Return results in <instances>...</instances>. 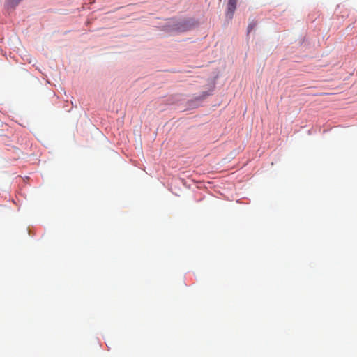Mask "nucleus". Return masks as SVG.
Wrapping results in <instances>:
<instances>
[{
	"instance_id": "nucleus-3",
	"label": "nucleus",
	"mask_w": 357,
	"mask_h": 357,
	"mask_svg": "<svg viewBox=\"0 0 357 357\" xmlns=\"http://www.w3.org/2000/svg\"><path fill=\"white\" fill-rule=\"evenodd\" d=\"M255 24H250L248 26V32L249 33L252 29H254Z\"/></svg>"
},
{
	"instance_id": "nucleus-1",
	"label": "nucleus",
	"mask_w": 357,
	"mask_h": 357,
	"mask_svg": "<svg viewBox=\"0 0 357 357\" xmlns=\"http://www.w3.org/2000/svg\"><path fill=\"white\" fill-rule=\"evenodd\" d=\"M237 2L238 0H228L226 17L229 20L233 18L234 12L236 8Z\"/></svg>"
},
{
	"instance_id": "nucleus-2",
	"label": "nucleus",
	"mask_w": 357,
	"mask_h": 357,
	"mask_svg": "<svg viewBox=\"0 0 357 357\" xmlns=\"http://www.w3.org/2000/svg\"><path fill=\"white\" fill-rule=\"evenodd\" d=\"M22 0H9V3L13 7H15Z\"/></svg>"
}]
</instances>
